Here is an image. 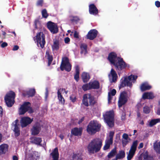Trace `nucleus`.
<instances>
[{
	"label": "nucleus",
	"mask_w": 160,
	"mask_h": 160,
	"mask_svg": "<svg viewBox=\"0 0 160 160\" xmlns=\"http://www.w3.org/2000/svg\"><path fill=\"white\" fill-rule=\"evenodd\" d=\"M102 145V141L100 138L93 139L87 146V149L89 154H93L98 152L101 149Z\"/></svg>",
	"instance_id": "1"
},
{
	"label": "nucleus",
	"mask_w": 160,
	"mask_h": 160,
	"mask_svg": "<svg viewBox=\"0 0 160 160\" xmlns=\"http://www.w3.org/2000/svg\"><path fill=\"white\" fill-rule=\"evenodd\" d=\"M101 125L96 121H91L87 126V131L88 134L93 135L101 129Z\"/></svg>",
	"instance_id": "2"
},
{
	"label": "nucleus",
	"mask_w": 160,
	"mask_h": 160,
	"mask_svg": "<svg viewBox=\"0 0 160 160\" xmlns=\"http://www.w3.org/2000/svg\"><path fill=\"white\" fill-rule=\"evenodd\" d=\"M104 122L110 128L114 125V113L113 110L106 111L103 114Z\"/></svg>",
	"instance_id": "3"
},
{
	"label": "nucleus",
	"mask_w": 160,
	"mask_h": 160,
	"mask_svg": "<svg viewBox=\"0 0 160 160\" xmlns=\"http://www.w3.org/2000/svg\"><path fill=\"white\" fill-rule=\"evenodd\" d=\"M82 102L85 106H93L97 103V101L90 94H84L83 96Z\"/></svg>",
	"instance_id": "4"
},
{
	"label": "nucleus",
	"mask_w": 160,
	"mask_h": 160,
	"mask_svg": "<svg viewBox=\"0 0 160 160\" xmlns=\"http://www.w3.org/2000/svg\"><path fill=\"white\" fill-rule=\"evenodd\" d=\"M137 78V76L132 74L128 77H125L123 80L122 79L121 80V83L119 86V88L120 89L126 86L131 87L132 85V81L136 80Z\"/></svg>",
	"instance_id": "5"
},
{
	"label": "nucleus",
	"mask_w": 160,
	"mask_h": 160,
	"mask_svg": "<svg viewBox=\"0 0 160 160\" xmlns=\"http://www.w3.org/2000/svg\"><path fill=\"white\" fill-rule=\"evenodd\" d=\"M31 106V104L30 102H24L19 109V114L23 115L27 112L30 114L33 113L34 111Z\"/></svg>",
	"instance_id": "6"
},
{
	"label": "nucleus",
	"mask_w": 160,
	"mask_h": 160,
	"mask_svg": "<svg viewBox=\"0 0 160 160\" xmlns=\"http://www.w3.org/2000/svg\"><path fill=\"white\" fill-rule=\"evenodd\" d=\"M34 40L37 42V45L38 47L39 44L40 47L43 48L46 43L45 40V36L43 32H40L37 33L36 36L34 38Z\"/></svg>",
	"instance_id": "7"
},
{
	"label": "nucleus",
	"mask_w": 160,
	"mask_h": 160,
	"mask_svg": "<svg viewBox=\"0 0 160 160\" xmlns=\"http://www.w3.org/2000/svg\"><path fill=\"white\" fill-rule=\"evenodd\" d=\"M117 71H121L125 69L127 66V63L121 57H118L116 61L113 64Z\"/></svg>",
	"instance_id": "8"
},
{
	"label": "nucleus",
	"mask_w": 160,
	"mask_h": 160,
	"mask_svg": "<svg viewBox=\"0 0 160 160\" xmlns=\"http://www.w3.org/2000/svg\"><path fill=\"white\" fill-rule=\"evenodd\" d=\"M15 94L12 91H10L5 97L4 99L7 106L8 107H11L14 104Z\"/></svg>",
	"instance_id": "9"
},
{
	"label": "nucleus",
	"mask_w": 160,
	"mask_h": 160,
	"mask_svg": "<svg viewBox=\"0 0 160 160\" xmlns=\"http://www.w3.org/2000/svg\"><path fill=\"white\" fill-rule=\"evenodd\" d=\"M72 66L69 62L68 58L67 57H64L62 59L60 68L62 71L65 70L69 72L71 69Z\"/></svg>",
	"instance_id": "10"
},
{
	"label": "nucleus",
	"mask_w": 160,
	"mask_h": 160,
	"mask_svg": "<svg viewBox=\"0 0 160 160\" xmlns=\"http://www.w3.org/2000/svg\"><path fill=\"white\" fill-rule=\"evenodd\" d=\"M128 101V95L126 91H124L120 93L118 101V105L120 108L124 105Z\"/></svg>",
	"instance_id": "11"
},
{
	"label": "nucleus",
	"mask_w": 160,
	"mask_h": 160,
	"mask_svg": "<svg viewBox=\"0 0 160 160\" xmlns=\"http://www.w3.org/2000/svg\"><path fill=\"white\" fill-rule=\"evenodd\" d=\"M47 27L51 32L53 34L57 33L58 31V28L57 24L51 21L48 22Z\"/></svg>",
	"instance_id": "12"
},
{
	"label": "nucleus",
	"mask_w": 160,
	"mask_h": 160,
	"mask_svg": "<svg viewBox=\"0 0 160 160\" xmlns=\"http://www.w3.org/2000/svg\"><path fill=\"white\" fill-rule=\"evenodd\" d=\"M33 121V118L31 119L28 117H23L20 120L21 126L22 128L25 127L30 124Z\"/></svg>",
	"instance_id": "13"
},
{
	"label": "nucleus",
	"mask_w": 160,
	"mask_h": 160,
	"mask_svg": "<svg viewBox=\"0 0 160 160\" xmlns=\"http://www.w3.org/2000/svg\"><path fill=\"white\" fill-rule=\"evenodd\" d=\"M41 130V125L38 122H36L31 129L32 134L33 135H38Z\"/></svg>",
	"instance_id": "14"
},
{
	"label": "nucleus",
	"mask_w": 160,
	"mask_h": 160,
	"mask_svg": "<svg viewBox=\"0 0 160 160\" xmlns=\"http://www.w3.org/2000/svg\"><path fill=\"white\" fill-rule=\"evenodd\" d=\"M98 31L95 29H91L88 32L86 35V38L90 40H93L95 38L98 34Z\"/></svg>",
	"instance_id": "15"
},
{
	"label": "nucleus",
	"mask_w": 160,
	"mask_h": 160,
	"mask_svg": "<svg viewBox=\"0 0 160 160\" xmlns=\"http://www.w3.org/2000/svg\"><path fill=\"white\" fill-rule=\"evenodd\" d=\"M89 12L90 14L96 15L98 13V10L94 4H91L89 5Z\"/></svg>",
	"instance_id": "16"
},
{
	"label": "nucleus",
	"mask_w": 160,
	"mask_h": 160,
	"mask_svg": "<svg viewBox=\"0 0 160 160\" xmlns=\"http://www.w3.org/2000/svg\"><path fill=\"white\" fill-rule=\"evenodd\" d=\"M82 127L79 128H74L71 130V137L72 135L75 136H81L82 134Z\"/></svg>",
	"instance_id": "17"
},
{
	"label": "nucleus",
	"mask_w": 160,
	"mask_h": 160,
	"mask_svg": "<svg viewBox=\"0 0 160 160\" xmlns=\"http://www.w3.org/2000/svg\"><path fill=\"white\" fill-rule=\"evenodd\" d=\"M118 57L116 53L112 52L109 54L108 59L111 63L113 64L116 61Z\"/></svg>",
	"instance_id": "18"
},
{
	"label": "nucleus",
	"mask_w": 160,
	"mask_h": 160,
	"mask_svg": "<svg viewBox=\"0 0 160 160\" xmlns=\"http://www.w3.org/2000/svg\"><path fill=\"white\" fill-rule=\"evenodd\" d=\"M89 89H98L100 88V84L99 82L94 80L93 82H90L88 83Z\"/></svg>",
	"instance_id": "19"
},
{
	"label": "nucleus",
	"mask_w": 160,
	"mask_h": 160,
	"mask_svg": "<svg viewBox=\"0 0 160 160\" xmlns=\"http://www.w3.org/2000/svg\"><path fill=\"white\" fill-rule=\"evenodd\" d=\"M50 155L52 156L53 160H58L59 153L57 147H56L54 149L50 154Z\"/></svg>",
	"instance_id": "20"
},
{
	"label": "nucleus",
	"mask_w": 160,
	"mask_h": 160,
	"mask_svg": "<svg viewBox=\"0 0 160 160\" xmlns=\"http://www.w3.org/2000/svg\"><path fill=\"white\" fill-rule=\"evenodd\" d=\"M8 146L6 144H2L0 145V155L5 154L8 152Z\"/></svg>",
	"instance_id": "21"
},
{
	"label": "nucleus",
	"mask_w": 160,
	"mask_h": 160,
	"mask_svg": "<svg viewBox=\"0 0 160 160\" xmlns=\"http://www.w3.org/2000/svg\"><path fill=\"white\" fill-rule=\"evenodd\" d=\"M117 153V148L115 147L112 149L107 155L106 158H108L107 160H109L110 159L116 157Z\"/></svg>",
	"instance_id": "22"
},
{
	"label": "nucleus",
	"mask_w": 160,
	"mask_h": 160,
	"mask_svg": "<svg viewBox=\"0 0 160 160\" xmlns=\"http://www.w3.org/2000/svg\"><path fill=\"white\" fill-rule=\"evenodd\" d=\"M125 152L124 150H121L117 153L115 158L118 160L122 159L125 157Z\"/></svg>",
	"instance_id": "23"
},
{
	"label": "nucleus",
	"mask_w": 160,
	"mask_h": 160,
	"mask_svg": "<svg viewBox=\"0 0 160 160\" xmlns=\"http://www.w3.org/2000/svg\"><path fill=\"white\" fill-rule=\"evenodd\" d=\"M51 53L49 51L47 50L46 52L45 56L47 57V59L48 60V65L50 66L53 60V57L52 55H51Z\"/></svg>",
	"instance_id": "24"
},
{
	"label": "nucleus",
	"mask_w": 160,
	"mask_h": 160,
	"mask_svg": "<svg viewBox=\"0 0 160 160\" xmlns=\"http://www.w3.org/2000/svg\"><path fill=\"white\" fill-rule=\"evenodd\" d=\"M82 153H73L72 156L73 160H82Z\"/></svg>",
	"instance_id": "25"
},
{
	"label": "nucleus",
	"mask_w": 160,
	"mask_h": 160,
	"mask_svg": "<svg viewBox=\"0 0 160 160\" xmlns=\"http://www.w3.org/2000/svg\"><path fill=\"white\" fill-rule=\"evenodd\" d=\"M82 79L84 83L87 82L90 79V77L88 73L83 72L82 76Z\"/></svg>",
	"instance_id": "26"
},
{
	"label": "nucleus",
	"mask_w": 160,
	"mask_h": 160,
	"mask_svg": "<svg viewBox=\"0 0 160 160\" xmlns=\"http://www.w3.org/2000/svg\"><path fill=\"white\" fill-rule=\"evenodd\" d=\"M151 88V86L146 83H143L140 86V89L142 92L144 91L147 90H149Z\"/></svg>",
	"instance_id": "27"
},
{
	"label": "nucleus",
	"mask_w": 160,
	"mask_h": 160,
	"mask_svg": "<svg viewBox=\"0 0 160 160\" xmlns=\"http://www.w3.org/2000/svg\"><path fill=\"white\" fill-rule=\"evenodd\" d=\"M58 98L59 102L61 104L64 105L65 103V100L63 98L61 93L59 91V90H58L57 92Z\"/></svg>",
	"instance_id": "28"
},
{
	"label": "nucleus",
	"mask_w": 160,
	"mask_h": 160,
	"mask_svg": "<svg viewBox=\"0 0 160 160\" xmlns=\"http://www.w3.org/2000/svg\"><path fill=\"white\" fill-rule=\"evenodd\" d=\"M79 68L78 66H77L75 67V73L74 75V79L77 82L79 80Z\"/></svg>",
	"instance_id": "29"
},
{
	"label": "nucleus",
	"mask_w": 160,
	"mask_h": 160,
	"mask_svg": "<svg viewBox=\"0 0 160 160\" xmlns=\"http://www.w3.org/2000/svg\"><path fill=\"white\" fill-rule=\"evenodd\" d=\"M53 44L52 46V48L54 50H58L59 49V41L57 39H53Z\"/></svg>",
	"instance_id": "30"
},
{
	"label": "nucleus",
	"mask_w": 160,
	"mask_h": 160,
	"mask_svg": "<svg viewBox=\"0 0 160 160\" xmlns=\"http://www.w3.org/2000/svg\"><path fill=\"white\" fill-rule=\"evenodd\" d=\"M154 97L152 93L151 92H145L142 95V98L144 99H152L154 98Z\"/></svg>",
	"instance_id": "31"
},
{
	"label": "nucleus",
	"mask_w": 160,
	"mask_h": 160,
	"mask_svg": "<svg viewBox=\"0 0 160 160\" xmlns=\"http://www.w3.org/2000/svg\"><path fill=\"white\" fill-rule=\"evenodd\" d=\"M36 92L35 88H30L28 91H27V94L28 95V97H32L35 95Z\"/></svg>",
	"instance_id": "32"
},
{
	"label": "nucleus",
	"mask_w": 160,
	"mask_h": 160,
	"mask_svg": "<svg viewBox=\"0 0 160 160\" xmlns=\"http://www.w3.org/2000/svg\"><path fill=\"white\" fill-rule=\"evenodd\" d=\"M159 122H160V118L152 119L149 122V126L150 127H152L157 123Z\"/></svg>",
	"instance_id": "33"
},
{
	"label": "nucleus",
	"mask_w": 160,
	"mask_h": 160,
	"mask_svg": "<svg viewBox=\"0 0 160 160\" xmlns=\"http://www.w3.org/2000/svg\"><path fill=\"white\" fill-rule=\"evenodd\" d=\"M110 73L112 76V80L113 82H115L116 80L118 77L116 72L113 69H112Z\"/></svg>",
	"instance_id": "34"
},
{
	"label": "nucleus",
	"mask_w": 160,
	"mask_h": 160,
	"mask_svg": "<svg viewBox=\"0 0 160 160\" xmlns=\"http://www.w3.org/2000/svg\"><path fill=\"white\" fill-rule=\"evenodd\" d=\"M136 151H132L130 149L128 154L127 155V160H131L134 156Z\"/></svg>",
	"instance_id": "35"
},
{
	"label": "nucleus",
	"mask_w": 160,
	"mask_h": 160,
	"mask_svg": "<svg viewBox=\"0 0 160 160\" xmlns=\"http://www.w3.org/2000/svg\"><path fill=\"white\" fill-rule=\"evenodd\" d=\"M80 48L81 49V51L80 52L81 54H82L83 53L84 51H85V54H86L87 53V45L86 44H81L80 45Z\"/></svg>",
	"instance_id": "36"
},
{
	"label": "nucleus",
	"mask_w": 160,
	"mask_h": 160,
	"mask_svg": "<svg viewBox=\"0 0 160 160\" xmlns=\"http://www.w3.org/2000/svg\"><path fill=\"white\" fill-rule=\"evenodd\" d=\"M153 147L154 149L156 152L160 154V142L159 143H154Z\"/></svg>",
	"instance_id": "37"
},
{
	"label": "nucleus",
	"mask_w": 160,
	"mask_h": 160,
	"mask_svg": "<svg viewBox=\"0 0 160 160\" xmlns=\"http://www.w3.org/2000/svg\"><path fill=\"white\" fill-rule=\"evenodd\" d=\"M42 141V138L39 137H35L32 140V142L36 144L39 145Z\"/></svg>",
	"instance_id": "38"
},
{
	"label": "nucleus",
	"mask_w": 160,
	"mask_h": 160,
	"mask_svg": "<svg viewBox=\"0 0 160 160\" xmlns=\"http://www.w3.org/2000/svg\"><path fill=\"white\" fill-rule=\"evenodd\" d=\"M138 143V142L137 140L134 141L133 142L130 149H131V150H132V151H136Z\"/></svg>",
	"instance_id": "39"
},
{
	"label": "nucleus",
	"mask_w": 160,
	"mask_h": 160,
	"mask_svg": "<svg viewBox=\"0 0 160 160\" xmlns=\"http://www.w3.org/2000/svg\"><path fill=\"white\" fill-rule=\"evenodd\" d=\"M14 132L15 133V137H18L20 134V130L19 126L14 127Z\"/></svg>",
	"instance_id": "40"
},
{
	"label": "nucleus",
	"mask_w": 160,
	"mask_h": 160,
	"mask_svg": "<svg viewBox=\"0 0 160 160\" xmlns=\"http://www.w3.org/2000/svg\"><path fill=\"white\" fill-rule=\"evenodd\" d=\"M42 17L46 18H47L48 16L47 10L45 9H43L42 10Z\"/></svg>",
	"instance_id": "41"
},
{
	"label": "nucleus",
	"mask_w": 160,
	"mask_h": 160,
	"mask_svg": "<svg viewBox=\"0 0 160 160\" xmlns=\"http://www.w3.org/2000/svg\"><path fill=\"white\" fill-rule=\"evenodd\" d=\"M143 112L144 113L146 114L149 113L150 112L149 107L147 106L144 107L143 108Z\"/></svg>",
	"instance_id": "42"
},
{
	"label": "nucleus",
	"mask_w": 160,
	"mask_h": 160,
	"mask_svg": "<svg viewBox=\"0 0 160 160\" xmlns=\"http://www.w3.org/2000/svg\"><path fill=\"white\" fill-rule=\"evenodd\" d=\"M35 154L33 152L30 153L29 154V157L28 158V160H34L35 157L34 155Z\"/></svg>",
	"instance_id": "43"
},
{
	"label": "nucleus",
	"mask_w": 160,
	"mask_h": 160,
	"mask_svg": "<svg viewBox=\"0 0 160 160\" xmlns=\"http://www.w3.org/2000/svg\"><path fill=\"white\" fill-rule=\"evenodd\" d=\"M80 20L78 17L77 16L72 17L70 20L72 22H77Z\"/></svg>",
	"instance_id": "44"
},
{
	"label": "nucleus",
	"mask_w": 160,
	"mask_h": 160,
	"mask_svg": "<svg viewBox=\"0 0 160 160\" xmlns=\"http://www.w3.org/2000/svg\"><path fill=\"white\" fill-rule=\"evenodd\" d=\"M70 99L73 102H75L76 100V96L74 94H72L70 97Z\"/></svg>",
	"instance_id": "45"
},
{
	"label": "nucleus",
	"mask_w": 160,
	"mask_h": 160,
	"mask_svg": "<svg viewBox=\"0 0 160 160\" xmlns=\"http://www.w3.org/2000/svg\"><path fill=\"white\" fill-rule=\"evenodd\" d=\"M82 89L84 91H86L88 90H89V85L88 84H84L82 87Z\"/></svg>",
	"instance_id": "46"
},
{
	"label": "nucleus",
	"mask_w": 160,
	"mask_h": 160,
	"mask_svg": "<svg viewBox=\"0 0 160 160\" xmlns=\"http://www.w3.org/2000/svg\"><path fill=\"white\" fill-rule=\"evenodd\" d=\"M105 143L110 146L113 143V140L109 138L106 140L105 141Z\"/></svg>",
	"instance_id": "47"
},
{
	"label": "nucleus",
	"mask_w": 160,
	"mask_h": 160,
	"mask_svg": "<svg viewBox=\"0 0 160 160\" xmlns=\"http://www.w3.org/2000/svg\"><path fill=\"white\" fill-rule=\"evenodd\" d=\"M43 2V0H38L37 3V6H42Z\"/></svg>",
	"instance_id": "48"
},
{
	"label": "nucleus",
	"mask_w": 160,
	"mask_h": 160,
	"mask_svg": "<svg viewBox=\"0 0 160 160\" xmlns=\"http://www.w3.org/2000/svg\"><path fill=\"white\" fill-rule=\"evenodd\" d=\"M108 93H110V95L112 96H114L115 95L116 93V91L115 89H113L110 92H108Z\"/></svg>",
	"instance_id": "49"
},
{
	"label": "nucleus",
	"mask_w": 160,
	"mask_h": 160,
	"mask_svg": "<svg viewBox=\"0 0 160 160\" xmlns=\"http://www.w3.org/2000/svg\"><path fill=\"white\" fill-rule=\"evenodd\" d=\"M129 142L128 140V139H124L122 140V143L123 145V147H125L126 145Z\"/></svg>",
	"instance_id": "50"
},
{
	"label": "nucleus",
	"mask_w": 160,
	"mask_h": 160,
	"mask_svg": "<svg viewBox=\"0 0 160 160\" xmlns=\"http://www.w3.org/2000/svg\"><path fill=\"white\" fill-rule=\"evenodd\" d=\"M144 160H154L153 158L151 157H150L148 155L144 157Z\"/></svg>",
	"instance_id": "51"
},
{
	"label": "nucleus",
	"mask_w": 160,
	"mask_h": 160,
	"mask_svg": "<svg viewBox=\"0 0 160 160\" xmlns=\"http://www.w3.org/2000/svg\"><path fill=\"white\" fill-rule=\"evenodd\" d=\"M112 96L111 95H110V93H108V103H110L111 102V101L112 98Z\"/></svg>",
	"instance_id": "52"
},
{
	"label": "nucleus",
	"mask_w": 160,
	"mask_h": 160,
	"mask_svg": "<svg viewBox=\"0 0 160 160\" xmlns=\"http://www.w3.org/2000/svg\"><path fill=\"white\" fill-rule=\"evenodd\" d=\"M110 147V145L105 143V145L103 147V150H106L108 149Z\"/></svg>",
	"instance_id": "53"
},
{
	"label": "nucleus",
	"mask_w": 160,
	"mask_h": 160,
	"mask_svg": "<svg viewBox=\"0 0 160 160\" xmlns=\"http://www.w3.org/2000/svg\"><path fill=\"white\" fill-rule=\"evenodd\" d=\"M122 137L125 140L128 139L129 138L128 135L126 133L123 134L122 136Z\"/></svg>",
	"instance_id": "54"
},
{
	"label": "nucleus",
	"mask_w": 160,
	"mask_h": 160,
	"mask_svg": "<svg viewBox=\"0 0 160 160\" xmlns=\"http://www.w3.org/2000/svg\"><path fill=\"white\" fill-rule=\"evenodd\" d=\"M74 37L75 38H79L78 33L76 31H74Z\"/></svg>",
	"instance_id": "55"
},
{
	"label": "nucleus",
	"mask_w": 160,
	"mask_h": 160,
	"mask_svg": "<svg viewBox=\"0 0 160 160\" xmlns=\"http://www.w3.org/2000/svg\"><path fill=\"white\" fill-rule=\"evenodd\" d=\"M114 133L113 132H110L109 133V138L113 140V136L114 135Z\"/></svg>",
	"instance_id": "56"
},
{
	"label": "nucleus",
	"mask_w": 160,
	"mask_h": 160,
	"mask_svg": "<svg viewBox=\"0 0 160 160\" xmlns=\"http://www.w3.org/2000/svg\"><path fill=\"white\" fill-rule=\"evenodd\" d=\"M19 120L18 119H17L14 122V127H16V126H19V124L18 123Z\"/></svg>",
	"instance_id": "57"
},
{
	"label": "nucleus",
	"mask_w": 160,
	"mask_h": 160,
	"mask_svg": "<svg viewBox=\"0 0 160 160\" xmlns=\"http://www.w3.org/2000/svg\"><path fill=\"white\" fill-rule=\"evenodd\" d=\"M70 41V39L68 37H66L64 38V42L65 43H68Z\"/></svg>",
	"instance_id": "58"
},
{
	"label": "nucleus",
	"mask_w": 160,
	"mask_h": 160,
	"mask_svg": "<svg viewBox=\"0 0 160 160\" xmlns=\"http://www.w3.org/2000/svg\"><path fill=\"white\" fill-rule=\"evenodd\" d=\"M155 5L157 8L160 7V2L158 1H156L155 2Z\"/></svg>",
	"instance_id": "59"
},
{
	"label": "nucleus",
	"mask_w": 160,
	"mask_h": 160,
	"mask_svg": "<svg viewBox=\"0 0 160 160\" xmlns=\"http://www.w3.org/2000/svg\"><path fill=\"white\" fill-rule=\"evenodd\" d=\"M8 43L6 42H3L1 44V47L2 48H4L8 46Z\"/></svg>",
	"instance_id": "60"
},
{
	"label": "nucleus",
	"mask_w": 160,
	"mask_h": 160,
	"mask_svg": "<svg viewBox=\"0 0 160 160\" xmlns=\"http://www.w3.org/2000/svg\"><path fill=\"white\" fill-rule=\"evenodd\" d=\"M126 118V114L124 112H123L122 113L121 116V119L122 120H124Z\"/></svg>",
	"instance_id": "61"
},
{
	"label": "nucleus",
	"mask_w": 160,
	"mask_h": 160,
	"mask_svg": "<svg viewBox=\"0 0 160 160\" xmlns=\"http://www.w3.org/2000/svg\"><path fill=\"white\" fill-rule=\"evenodd\" d=\"M19 48V47L18 45H15L14 46L12 50L13 51H16L18 50Z\"/></svg>",
	"instance_id": "62"
},
{
	"label": "nucleus",
	"mask_w": 160,
	"mask_h": 160,
	"mask_svg": "<svg viewBox=\"0 0 160 160\" xmlns=\"http://www.w3.org/2000/svg\"><path fill=\"white\" fill-rule=\"evenodd\" d=\"M3 115V112L2 108L1 106H0V116L2 117Z\"/></svg>",
	"instance_id": "63"
},
{
	"label": "nucleus",
	"mask_w": 160,
	"mask_h": 160,
	"mask_svg": "<svg viewBox=\"0 0 160 160\" xmlns=\"http://www.w3.org/2000/svg\"><path fill=\"white\" fill-rule=\"evenodd\" d=\"M84 117H82L80 120H79L78 122V124H80L84 121Z\"/></svg>",
	"instance_id": "64"
}]
</instances>
